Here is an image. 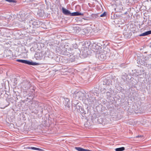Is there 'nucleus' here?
<instances>
[{
    "mask_svg": "<svg viewBox=\"0 0 151 151\" xmlns=\"http://www.w3.org/2000/svg\"><path fill=\"white\" fill-rule=\"evenodd\" d=\"M62 52L63 55L67 56L70 57L71 56L72 50H69L68 49L64 48Z\"/></svg>",
    "mask_w": 151,
    "mask_h": 151,
    "instance_id": "423d86ee",
    "label": "nucleus"
},
{
    "mask_svg": "<svg viewBox=\"0 0 151 151\" xmlns=\"http://www.w3.org/2000/svg\"><path fill=\"white\" fill-rule=\"evenodd\" d=\"M93 51L96 52V56L100 60H102L106 59V54L107 51L106 52L104 50H102L101 48H100V49L99 48L97 50L96 48V49H94V50L93 49Z\"/></svg>",
    "mask_w": 151,
    "mask_h": 151,
    "instance_id": "7ed1b4c3",
    "label": "nucleus"
},
{
    "mask_svg": "<svg viewBox=\"0 0 151 151\" xmlns=\"http://www.w3.org/2000/svg\"><path fill=\"white\" fill-rule=\"evenodd\" d=\"M21 87L22 89L23 92L24 93V96H27L29 95H32L35 93L34 87H33L32 90V87L31 83L29 81H24L21 83Z\"/></svg>",
    "mask_w": 151,
    "mask_h": 151,
    "instance_id": "f257e3e1",
    "label": "nucleus"
},
{
    "mask_svg": "<svg viewBox=\"0 0 151 151\" xmlns=\"http://www.w3.org/2000/svg\"><path fill=\"white\" fill-rule=\"evenodd\" d=\"M101 92L102 93H105L106 92V88H102L101 91Z\"/></svg>",
    "mask_w": 151,
    "mask_h": 151,
    "instance_id": "cd10ccee",
    "label": "nucleus"
},
{
    "mask_svg": "<svg viewBox=\"0 0 151 151\" xmlns=\"http://www.w3.org/2000/svg\"><path fill=\"white\" fill-rule=\"evenodd\" d=\"M125 150V148L124 147H122L119 148H118L115 149L116 151H122Z\"/></svg>",
    "mask_w": 151,
    "mask_h": 151,
    "instance_id": "a211bd4d",
    "label": "nucleus"
},
{
    "mask_svg": "<svg viewBox=\"0 0 151 151\" xmlns=\"http://www.w3.org/2000/svg\"><path fill=\"white\" fill-rule=\"evenodd\" d=\"M79 112H80L81 114L83 115H85L86 114V112L84 111V109L82 107L81 108V109L79 111Z\"/></svg>",
    "mask_w": 151,
    "mask_h": 151,
    "instance_id": "6ab92c4d",
    "label": "nucleus"
},
{
    "mask_svg": "<svg viewBox=\"0 0 151 151\" xmlns=\"http://www.w3.org/2000/svg\"><path fill=\"white\" fill-rule=\"evenodd\" d=\"M151 34V30L146 32L139 35L140 36H145Z\"/></svg>",
    "mask_w": 151,
    "mask_h": 151,
    "instance_id": "ddd939ff",
    "label": "nucleus"
},
{
    "mask_svg": "<svg viewBox=\"0 0 151 151\" xmlns=\"http://www.w3.org/2000/svg\"><path fill=\"white\" fill-rule=\"evenodd\" d=\"M38 103H39V102H37V101H32V103H31V104H35V105L34 106L35 108H36V106H38V105H39Z\"/></svg>",
    "mask_w": 151,
    "mask_h": 151,
    "instance_id": "412c9836",
    "label": "nucleus"
},
{
    "mask_svg": "<svg viewBox=\"0 0 151 151\" xmlns=\"http://www.w3.org/2000/svg\"><path fill=\"white\" fill-rule=\"evenodd\" d=\"M27 148L29 149H32L35 150H38L39 151H42V150L38 148L34 147H28Z\"/></svg>",
    "mask_w": 151,
    "mask_h": 151,
    "instance_id": "dca6fc26",
    "label": "nucleus"
},
{
    "mask_svg": "<svg viewBox=\"0 0 151 151\" xmlns=\"http://www.w3.org/2000/svg\"><path fill=\"white\" fill-rule=\"evenodd\" d=\"M104 85H105L106 87L109 86V82L107 81L106 79H105L104 81V83H103Z\"/></svg>",
    "mask_w": 151,
    "mask_h": 151,
    "instance_id": "aec40b11",
    "label": "nucleus"
},
{
    "mask_svg": "<svg viewBox=\"0 0 151 151\" xmlns=\"http://www.w3.org/2000/svg\"><path fill=\"white\" fill-rule=\"evenodd\" d=\"M65 104H66H66H68V102L69 101V99H68L67 98H65Z\"/></svg>",
    "mask_w": 151,
    "mask_h": 151,
    "instance_id": "c85d7f7f",
    "label": "nucleus"
},
{
    "mask_svg": "<svg viewBox=\"0 0 151 151\" xmlns=\"http://www.w3.org/2000/svg\"><path fill=\"white\" fill-rule=\"evenodd\" d=\"M106 12H104L103 14H101L99 17H104L106 16Z\"/></svg>",
    "mask_w": 151,
    "mask_h": 151,
    "instance_id": "a878e982",
    "label": "nucleus"
},
{
    "mask_svg": "<svg viewBox=\"0 0 151 151\" xmlns=\"http://www.w3.org/2000/svg\"><path fill=\"white\" fill-rule=\"evenodd\" d=\"M127 12H126L125 13V14H127Z\"/></svg>",
    "mask_w": 151,
    "mask_h": 151,
    "instance_id": "473e14b6",
    "label": "nucleus"
},
{
    "mask_svg": "<svg viewBox=\"0 0 151 151\" xmlns=\"http://www.w3.org/2000/svg\"><path fill=\"white\" fill-rule=\"evenodd\" d=\"M79 51L78 49H74L72 50L71 55L73 56V58L74 59L79 55Z\"/></svg>",
    "mask_w": 151,
    "mask_h": 151,
    "instance_id": "0eeeda50",
    "label": "nucleus"
},
{
    "mask_svg": "<svg viewBox=\"0 0 151 151\" xmlns=\"http://www.w3.org/2000/svg\"><path fill=\"white\" fill-rule=\"evenodd\" d=\"M137 61L138 64L147 67L151 65V59L148 57H145L144 60V59H139L137 60Z\"/></svg>",
    "mask_w": 151,
    "mask_h": 151,
    "instance_id": "20e7f679",
    "label": "nucleus"
},
{
    "mask_svg": "<svg viewBox=\"0 0 151 151\" xmlns=\"http://www.w3.org/2000/svg\"><path fill=\"white\" fill-rule=\"evenodd\" d=\"M147 52H145V53H147Z\"/></svg>",
    "mask_w": 151,
    "mask_h": 151,
    "instance_id": "72a5a7b5",
    "label": "nucleus"
},
{
    "mask_svg": "<svg viewBox=\"0 0 151 151\" xmlns=\"http://www.w3.org/2000/svg\"><path fill=\"white\" fill-rule=\"evenodd\" d=\"M144 70H137L136 73L137 74V76H140L144 74Z\"/></svg>",
    "mask_w": 151,
    "mask_h": 151,
    "instance_id": "2eb2a0df",
    "label": "nucleus"
},
{
    "mask_svg": "<svg viewBox=\"0 0 151 151\" xmlns=\"http://www.w3.org/2000/svg\"><path fill=\"white\" fill-rule=\"evenodd\" d=\"M142 137V136H141V135H138V136H137L136 137V138L141 137Z\"/></svg>",
    "mask_w": 151,
    "mask_h": 151,
    "instance_id": "7c9ffc66",
    "label": "nucleus"
},
{
    "mask_svg": "<svg viewBox=\"0 0 151 151\" xmlns=\"http://www.w3.org/2000/svg\"><path fill=\"white\" fill-rule=\"evenodd\" d=\"M78 104V101H76V103L75 101H72V108L75 111L79 112L81 108L82 107L80 106Z\"/></svg>",
    "mask_w": 151,
    "mask_h": 151,
    "instance_id": "39448f33",
    "label": "nucleus"
},
{
    "mask_svg": "<svg viewBox=\"0 0 151 151\" xmlns=\"http://www.w3.org/2000/svg\"><path fill=\"white\" fill-rule=\"evenodd\" d=\"M4 106L3 107H1V108H4L5 107L9 105L10 103L7 101H5L4 102Z\"/></svg>",
    "mask_w": 151,
    "mask_h": 151,
    "instance_id": "f3484780",
    "label": "nucleus"
},
{
    "mask_svg": "<svg viewBox=\"0 0 151 151\" xmlns=\"http://www.w3.org/2000/svg\"><path fill=\"white\" fill-rule=\"evenodd\" d=\"M62 12L65 15L70 16L71 13L70 11L63 7L62 8Z\"/></svg>",
    "mask_w": 151,
    "mask_h": 151,
    "instance_id": "1a4fd4ad",
    "label": "nucleus"
},
{
    "mask_svg": "<svg viewBox=\"0 0 151 151\" xmlns=\"http://www.w3.org/2000/svg\"><path fill=\"white\" fill-rule=\"evenodd\" d=\"M117 17L118 16H117L115 14H114L113 15L112 14V16H111V18L112 19H114L117 18Z\"/></svg>",
    "mask_w": 151,
    "mask_h": 151,
    "instance_id": "4be33fe9",
    "label": "nucleus"
},
{
    "mask_svg": "<svg viewBox=\"0 0 151 151\" xmlns=\"http://www.w3.org/2000/svg\"><path fill=\"white\" fill-rule=\"evenodd\" d=\"M97 93L94 91L93 90L91 91L87 94V96L86 95V99H84V102L86 104H93L96 100L95 97H93V95H95Z\"/></svg>",
    "mask_w": 151,
    "mask_h": 151,
    "instance_id": "f03ea898",
    "label": "nucleus"
},
{
    "mask_svg": "<svg viewBox=\"0 0 151 151\" xmlns=\"http://www.w3.org/2000/svg\"><path fill=\"white\" fill-rule=\"evenodd\" d=\"M108 87V88H106V89H109V91H107L106 92V96H107V98H110L113 92V91L112 90V89L111 88H109Z\"/></svg>",
    "mask_w": 151,
    "mask_h": 151,
    "instance_id": "6e6552de",
    "label": "nucleus"
},
{
    "mask_svg": "<svg viewBox=\"0 0 151 151\" xmlns=\"http://www.w3.org/2000/svg\"><path fill=\"white\" fill-rule=\"evenodd\" d=\"M88 54L87 53H86L85 52H84V53L83 54V55H84V57L85 58L87 57Z\"/></svg>",
    "mask_w": 151,
    "mask_h": 151,
    "instance_id": "c756f323",
    "label": "nucleus"
},
{
    "mask_svg": "<svg viewBox=\"0 0 151 151\" xmlns=\"http://www.w3.org/2000/svg\"><path fill=\"white\" fill-rule=\"evenodd\" d=\"M99 14H92V17L94 18H96L97 17H99Z\"/></svg>",
    "mask_w": 151,
    "mask_h": 151,
    "instance_id": "b1692460",
    "label": "nucleus"
},
{
    "mask_svg": "<svg viewBox=\"0 0 151 151\" xmlns=\"http://www.w3.org/2000/svg\"><path fill=\"white\" fill-rule=\"evenodd\" d=\"M38 22H37L36 21H34L32 23V24L33 25L36 27H38Z\"/></svg>",
    "mask_w": 151,
    "mask_h": 151,
    "instance_id": "5701e85b",
    "label": "nucleus"
},
{
    "mask_svg": "<svg viewBox=\"0 0 151 151\" xmlns=\"http://www.w3.org/2000/svg\"><path fill=\"white\" fill-rule=\"evenodd\" d=\"M24 64H26L29 65H40V63H37L36 62H34L32 61H29L27 60H25Z\"/></svg>",
    "mask_w": 151,
    "mask_h": 151,
    "instance_id": "9b49d317",
    "label": "nucleus"
},
{
    "mask_svg": "<svg viewBox=\"0 0 151 151\" xmlns=\"http://www.w3.org/2000/svg\"><path fill=\"white\" fill-rule=\"evenodd\" d=\"M83 14L79 12H74L73 13H71L70 15L71 16H75L79 15H83Z\"/></svg>",
    "mask_w": 151,
    "mask_h": 151,
    "instance_id": "f8f14e48",
    "label": "nucleus"
},
{
    "mask_svg": "<svg viewBox=\"0 0 151 151\" xmlns=\"http://www.w3.org/2000/svg\"><path fill=\"white\" fill-rule=\"evenodd\" d=\"M16 61L18 62H21L22 63H24L25 60L17 59L16 60Z\"/></svg>",
    "mask_w": 151,
    "mask_h": 151,
    "instance_id": "393cba45",
    "label": "nucleus"
},
{
    "mask_svg": "<svg viewBox=\"0 0 151 151\" xmlns=\"http://www.w3.org/2000/svg\"><path fill=\"white\" fill-rule=\"evenodd\" d=\"M83 93L81 92H78L76 94V96H78V98H80L79 96H81L82 95H83Z\"/></svg>",
    "mask_w": 151,
    "mask_h": 151,
    "instance_id": "bb28decb",
    "label": "nucleus"
},
{
    "mask_svg": "<svg viewBox=\"0 0 151 151\" xmlns=\"http://www.w3.org/2000/svg\"><path fill=\"white\" fill-rule=\"evenodd\" d=\"M34 49L33 47H32V48H31L30 50H31L32 49Z\"/></svg>",
    "mask_w": 151,
    "mask_h": 151,
    "instance_id": "2f4dec72",
    "label": "nucleus"
},
{
    "mask_svg": "<svg viewBox=\"0 0 151 151\" xmlns=\"http://www.w3.org/2000/svg\"><path fill=\"white\" fill-rule=\"evenodd\" d=\"M35 57L37 60H41L43 57L42 53V52H37L35 54Z\"/></svg>",
    "mask_w": 151,
    "mask_h": 151,
    "instance_id": "9d476101",
    "label": "nucleus"
},
{
    "mask_svg": "<svg viewBox=\"0 0 151 151\" xmlns=\"http://www.w3.org/2000/svg\"><path fill=\"white\" fill-rule=\"evenodd\" d=\"M75 148L76 150L78 151H91L89 150L85 149L80 147H75Z\"/></svg>",
    "mask_w": 151,
    "mask_h": 151,
    "instance_id": "4468645a",
    "label": "nucleus"
}]
</instances>
